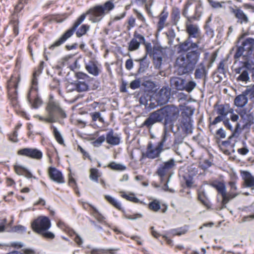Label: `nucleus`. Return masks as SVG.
<instances>
[{
	"label": "nucleus",
	"mask_w": 254,
	"mask_h": 254,
	"mask_svg": "<svg viewBox=\"0 0 254 254\" xmlns=\"http://www.w3.org/2000/svg\"><path fill=\"white\" fill-rule=\"evenodd\" d=\"M199 42H193L190 39L179 45V53H185L176 59V64L179 75L192 73L199 61L201 51L198 48Z\"/></svg>",
	"instance_id": "obj_1"
},
{
	"label": "nucleus",
	"mask_w": 254,
	"mask_h": 254,
	"mask_svg": "<svg viewBox=\"0 0 254 254\" xmlns=\"http://www.w3.org/2000/svg\"><path fill=\"white\" fill-rule=\"evenodd\" d=\"M115 4L113 0H109L103 4L96 5L89 9L86 13L82 14L74 22L72 27L67 30L58 40L55 41L50 47L53 50L63 44L68 38L70 37L76 31L77 27L81 24L86 18V15H89L90 20L94 23L98 22L104 17L106 14L109 13L114 9Z\"/></svg>",
	"instance_id": "obj_2"
},
{
	"label": "nucleus",
	"mask_w": 254,
	"mask_h": 254,
	"mask_svg": "<svg viewBox=\"0 0 254 254\" xmlns=\"http://www.w3.org/2000/svg\"><path fill=\"white\" fill-rule=\"evenodd\" d=\"M179 109L174 105H166L149 114L148 117L142 123V126L151 129L157 123L164 120V127H169L173 132L174 123L179 117Z\"/></svg>",
	"instance_id": "obj_3"
},
{
	"label": "nucleus",
	"mask_w": 254,
	"mask_h": 254,
	"mask_svg": "<svg viewBox=\"0 0 254 254\" xmlns=\"http://www.w3.org/2000/svg\"><path fill=\"white\" fill-rule=\"evenodd\" d=\"M254 51V38L251 37L244 39L240 45L236 46V51L234 55V59L237 60L242 57L243 59L245 61L244 62H239V64L241 65L234 69L236 74H240L244 67H251L250 60L252 58Z\"/></svg>",
	"instance_id": "obj_4"
},
{
	"label": "nucleus",
	"mask_w": 254,
	"mask_h": 254,
	"mask_svg": "<svg viewBox=\"0 0 254 254\" xmlns=\"http://www.w3.org/2000/svg\"><path fill=\"white\" fill-rule=\"evenodd\" d=\"M202 11V2L200 0H187L184 5L182 14L188 21L191 22L192 20H198Z\"/></svg>",
	"instance_id": "obj_5"
},
{
	"label": "nucleus",
	"mask_w": 254,
	"mask_h": 254,
	"mask_svg": "<svg viewBox=\"0 0 254 254\" xmlns=\"http://www.w3.org/2000/svg\"><path fill=\"white\" fill-rule=\"evenodd\" d=\"M193 113L194 110L189 107H186L183 111L182 110L178 129L180 130L181 129L184 134H189L192 132L191 116Z\"/></svg>",
	"instance_id": "obj_6"
},
{
	"label": "nucleus",
	"mask_w": 254,
	"mask_h": 254,
	"mask_svg": "<svg viewBox=\"0 0 254 254\" xmlns=\"http://www.w3.org/2000/svg\"><path fill=\"white\" fill-rule=\"evenodd\" d=\"M47 116H49L48 121L50 123L56 122L59 118H65L66 115L61 108L59 104L54 101H50L46 107Z\"/></svg>",
	"instance_id": "obj_7"
},
{
	"label": "nucleus",
	"mask_w": 254,
	"mask_h": 254,
	"mask_svg": "<svg viewBox=\"0 0 254 254\" xmlns=\"http://www.w3.org/2000/svg\"><path fill=\"white\" fill-rule=\"evenodd\" d=\"M51 225L50 220L46 216H40L31 223L32 229L38 234H41L43 231L48 230Z\"/></svg>",
	"instance_id": "obj_8"
},
{
	"label": "nucleus",
	"mask_w": 254,
	"mask_h": 254,
	"mask_svg": "<svg viewBox=\"0 0 254 254\" xmlns=\"http://www.w3.org/2000/svg\"><path fill=\"white\" fill-rule=\"evenodd\" d=\"M30 0H18V4L14 7V11L11 16L10 24L12 26L13 33L15 36H17L19 33V21L17 13L20 12L23 8L24 5L27 4Z\"/></svg>",
	"instance_id": "obj_9"
},
{
	"label": "nucleus",
	"mask_w": 254,
	"mask_h": 254,
	"mask_svg": "<svg viewBox=\"0 0 254 254\" xmlns=\"http://www.w3.org/2000/svg\"><path fill=\"white\" fill-rule=\"evenodd\" d=\"M19 79L17 76L11 75L10 79L7 81V88L9 98L13 104H16L17 100V87Z\"/></svg>",
	"instance_id": "obj_10"
},
{
	"label": "nucleus",
	"mask_w": 254,
	"mask_h": 254,
	"mask_svg": "<svg viewBox=\"0 0 254 254\" xmlns=\"http://www.w3.org/2000/svg\"><path fill=\"white\" fill-rule=\"evenodd\" d=\"M17 154L36 160H40L43 157L42 151L37 148H24L19 150Z\"/></svg>",
	"instance_id": "obj_11"
},
{
	"label": "nucleus",
	"mask_w": 254,
	"mask_h": 254,
	"mask_svg": "<svg viewBox=\"0 0 254 254\" xmlns=\"http://www.w3.org/2000/svg\"><path fill=\"white\" fill-rule=\"evenodd\" d=\"M209 185L216 189L218 193L221 195L223 204L229 202V199L227 197L226 187L224 182L216 180L211 182Z\"/></svg>",
	"instance_id": "obj_12"
},
{
	"label": "nucleus",
	"mask_w": 254,
	"mask_h": 254,
	"mask_svg": "<svg viewBox=\"0 0 254 254\" xmlns=\"http://www.w3.org/2000/svg\"><path fill=\"white\" fill-rule=\"evenodd\" d=\"M171 96V89L168 87H163L156 95L158 104L162 105L167 103Z\"/></svg>",
	"instance_id": "obj_13"
},
{
	"label": "nucleus",
	"mask_w": 254,
	"mask_h": 254,
	"mask_svg": "<svg viewBox=\"0 0 254 254\" xmlns=\"http://www.w3.org/2000/svg\"><path fill=\"white\" fill-rule=\"evenodd\" d=\"M172 132L169 127H164L163 132L161 140L158 143L164 150L170 148L172 145V137L170 132Z\"/></svg>",
	"instance_id": "obj_14"
},
{
	"label": "nucleus",
	"mask_w": 254,
	"mask_h": 254,
	"mask_svg": "<svg viewBox=\"0 0 254 254\" xmlns=\"http://www.w3.org/2000/svg\"><path fill=\"white\" fill-rule=\"evenodd\" d=\"M134 38L131 40L128 45V50L133 51L137 50L140 43L145 44V39L144 36L135 31L133 34Z\"/></svg>",
	"instance_id": "obj_15"
},
{
	"label": "nucleus",
	"mask_w": 254,
	"mask_h": 254,
	"mask_svg": "<svg viewBox=\"0 0 254 254\" xmlns=\"http://www.w3.org/2000/svg\"><path fill=\"white\" fill-rule=\"evenodd\" d=\"M48 174L50 179L53 181L58 184L64 183L62 173L55 167H50L48 170Z\"/></svg>",
	"instance_id": "obj_16"
},
{
	"label": "nucleus",
	"mask_w": 254,
	"mask_h": 254,
	"mask_svg": "<svg viewBox=\"0 0 254 254\" xmlns=\"http://www.w3.org/2000/svg\"><path fill=\"white\" fill-rule=\"evenodd\" d=\"M45 64V62L44 61H41L40 63L39 67L37 70H36L33 74L32 79V90L29 93V98H30V95L31 94L32 90L33 89L35 91V94H36V91L37 90V85H38V76L42 72V70L44 68Z\"/></svg>",
	"instance_id": "obj_17"
},
{
	"label": "nucleus",
	"mask_w": 254,
	"mask_h": 254,
	"mask_svg": "<svg viewBox=\"0 0 254 254\" xmlns=\"http://www.w3.org/2000/svg\"><path fill=\"white\" fill-rule=\"evenodd\" d=\"M45 64V62L44 61H41L40 63L39 67L37 70H36L33 74L32 79V90L29 93V98H30V95L31 94L32 90L33 89L35 91V94H36V91L37 90V85H38V76L42 72V70L44 68Z\"/></svg>",
	"instance_id": "obj_18"
},
{
	"label": "nucleus",
	"mask_w": 254,
	"mask_h": 254,
	"mask_svg": "<svg viewBox=\"0 0 254 254\" xmlns=\"http://www.w3.org/2000/svg\"><path fill=\"white\" fill-rule=\"evenodd\" d=\"M45 64V62L44 61H41L40 63L39 67L37 70H36L33 74L32 79V90L29 93V98H30V95L31 94L32 90L33 89L35 91V94H36V91L37 90V85H38V76L42 72V70L44 68Z\"/></svg>",
	"instance_id": "obj_19"
},
{
	"label": "nucleus",
	"mask_w": 254,
	"mask_h": 254,
	"mask_svg": "<svg viewBox=\"0 0 254 254\" xmlns=\"http://www.w3.org/2000/svg\"><path fill=\"white\" fill-rule=\"evenodd\" d=\"M45 64V62L44 61H41L40 63L39 67L37 70H36L33 74L32 79V90L29 93V98H30V95L31 94L32 90L33 89L35 91V94H36V91L37 90V85H38V76L42 72V70L44 68Z\"/></svg>",
	"instance_id": "obj_20"
},
{
	"label": "nucleus",
	"mask_w": 254,
	"mask_h": 254,
	"mask_svg": "<svg viewBox=\"0 0 254 254\" xmlns=\"http://www.w3.org/2000/svg\"><path fill=\"white\" fill-rule=\"evenodd\" d=\"M32 90V86L27 95V100L29 103L31 104L32 108L35 109L38 108L41 105L42 101L41 99L38 96V89L36 91V94H35V91L34 89L32 90L31 94L29 98V95Z\"/></svg>",
	"instance_id": "obj_21"
},
{
	"label": "nucleus",
	"mask_w": 254,
	"mask_h": 254,
	"mask_svg": "<svg viewBox=\"0 0 254 254\" xmlns=\"http://www.w3.org/2000/svg\"><path fill=\"white\" fill-rule=\"evenodd\" d=\"M106 140L109 144L117 145L120 143L121 137L118 133H115L113 129H111L106 134Z\"/></svg>",
	"instance_id": "obj_22"
},
{
	"label": "nucleus",
	"mask_w": 254,
	"mask_h": 254,
	"mask_svg": "<svg viewBox=\"0 0 254 254\" xmlns=\"http://www.w3.org/2000/svg\"><path fill=\"white\" fill-rule=\"evenodd\" d=\"M163 150H164V149L158 144L156 148L150 151H146L145 153H142V158H148L152 159L158 158L160 156V154Z\"/></svg>",
	"instance_id": "obj_23"
},
{
	"label": "nucleus",
	"mask_w": 254,
	"mask_h": 254,
	"mask_svg": "<svg viewBox=\"0 0 254 254\" xmlns=\"http://www.w3.org/2000/svg\"><path fill=\"white\" fill-rule=\"evenodd\" d=\"M231 12L234 14L235 17L238 19V22L241 24L247 23L249 22V19L247 15L240 8L234 9L230 7Z\"/></svg>",
	"instance_id": "obj_24"
},
{
	"label": "nucleus",
	"mask_w": 254,
	"mask_h": 254,
	"mask_svg": "<svg viewBox=\"0 0 254 254\" xmlns=\"http://www.w3.org/2000/svg\"><path fill=\"white\" fill-rule=\"evenodd\" d=\"M194 72V77L196 79H201L206 77L208 71L206 70L204 63L202 62L197 65Z\"/></svg>",
	"instance_id": "obj_25"
},
{
	"label": "nucleus",
	"mask_w": 254,
	"mask_h": 254,
	"mask_svg": "<svg viewBox=\"0 0 254 254\" xmlns=\"http://www.w3.org/2000/svg\"><path fill=\"white\" fill-rule=\"evenodd\" d=\"M186 82L185 79L178 77H174L170 80L171 86L178 90H184Z\"/></svg>",
	"instance_id": "obj_26"
},
{
	"label": "nucleus",
	"mask_w": 254,
	"mask_h": 254,
	"mask_svg": "<svg viewBox=\"0 0 254 254\" xmlns=\"http://www.w3.org/2000/svg\"><path fill=\"white\" fill-rule=\"evenodd\" d=\"M243 178L244 187L254 190V177L249 172L243 171Z\"/></svg>",
	"instance_id": "obj_27"
},
{
	"label": "nucleus",
	"mask_w": 254,
	"mask_h": 254,
	"mask_svg": "<svg viewBox=\"0 0 254 254\" xmlns=\"http://www.w3.org/2000/svg\"><path fill=\"white\" fill-rule=\"evenodd\" d=\"M152 55L155 68L157 69H161L162 64V52L158 50H154Z\"/></svg>",
	"instance_id": "obj_28"
},
{
	"label": "nucleus",
	"mask_w": 254,
	"mask_h": 254,
	"mask_svg": "<svg viewBox=\"0 0 254 254\" xmlns=\"http://www.w3.org/2000/svg\"><path fill=\"white\" fill-rule=\"evenodd\" d=\"M89 81L76 80L71 84L74 86L75 90L78 92L87 91L89 90Z\"/></svg>",
	"instance_id": "obj_29"
},
{
	"label": "nucleus",
	"mask_w": 254,
	"mask_h": 254,
	"mask_svg": "<svg viewBox=\"0 0 254 254\" xmlns=\"http://www.w3.org/2000/svg\"><path fill=\"white\" fill-rule=\"evenodd\" d=\"M228 185L230 187V189L228 193H227V198L229 199V201L231 199L235 198L239 195L240 192L237 191L238 188L235 181L229 182Z\"/></svg>",
	"instance_id": "obj_30"
},
{
	"label": "nucleus",
	"mask_w": 254,
	"mask_h": 254,
	"mask_svg": "<svg viewBox=\"0 0 254 254\" xmlns=\"http://www.w3.org/2000/svg\"><path fill=\"white\" fill-rule=\"evenodd\" d=\"M85 68L89 73L95 76H97L99 74L100 70L94 61H89V62L86 64Z\"/></svg>",
	"instance_id": "obj_31"
},
{
	"label": "nucleus",
	"mask_w": 254,
	"mask_h": 254,
	"mask_svg": "<svg viewBox=\"0 0 254 254\" xmlns=\"http://www.w3.org/2000/svg\"><path fill=\"white\" fill-rule=\"evenodd\" d=\"M233 109L230 108L228 104H222L218 106L217 109V113L219 115L225 117L228 113H233Z\"/></svg>",
	"instance_id": "obj_32"
},
{
	"label": "nucleus",
	"mask_w": 254,
	"mask_h": 254,
	"mask_svg": "<svg viewBox=\"0 0 254 254\" xmlns=\"http://www.w3.org/2000/svg\"><path fill=\"white\" fill-rule=\"evenodd\" d=\"M187 32L189 36L185 41H188L190 39V41H192L191 39L192 38L197 37L198 28L197 26L193 25V24H190L187 26Z\"/></svg>",
	"instance_id": "obj_33"
},
{
	"label": "nucleus",
	"mask_w": 254,
	"mask_h": 254,
	"mask_svg": "<svg viewBox=\"0 0 254 254\" xmlns=\"http://www.w3.org/2000/svg\"><path fill=\"white\" fill-rule=\"evenodd\" d=\"M135 61L139 63V68L138 70V72L139 73L144 72L149 67L150 62L147 59V54H146L142 58L136 60Z\"/></svg>",
	"instance_id": "obj_34"
},
{
	"label": "nucleus",
	"mask_w": 254,
	"mask_h": 254,
	"mask_svg": "<svg viewBox=\"0 0 254 254\" xmlns=\"http://www.w3.org/2000/svg\"><path fill=\"white\" fill-rule=\"evenodd\" d=\"M241 133V126L240 123H237V125L236 126V127L234 129V131L232 132V134L231 136H230L228 139L227 140L223 141L222 142V144L223 146H227L228 145H230L231 143V139L233 137H238L240 134Z\"/></svg>",
	"instance_id": "obj_35"
},
{
	"label": "nucleus",
	"mask_w": 254,
	"mask_h": 254,
	"mask_svg": "<svg viewBox=\"0 0 254 254\" xmlns=\"http://www.w3.org/2000/svg\"><path fill=\"white\" fill-rule=\"evenodd\" d=\"M248 103L247 94L244 93L237 96L234 100L235 105L238 107H243Z\"/></svg>",
	"instance_id": "obj_36"
},
{
	"label": "nucleus",
	"mask_w": 254,
	"mask_h": 254,
	"mask_svg": "<svg viewBox=\"0 0 254 254\" xmlns=\"http://www.w3.org/2000/svg\"><path fill=\"white\" fill-rule=\"evenodd\" d=\"M168 14V12L165 11V8H164L160 14L159 20L157 23V30L159 32H160L164 27V24Z\"/></svg>",
	"instance_id": "obj_37"
},
{
	"label": "nucleus",
	"mask_w": 254,
	"mask_h": 254,
	"mask_svg": "<svg viewBox=\"0 0 254 254\" xmlns=\"http://www.w3.org/2000/svg\"><path fill=\"white\" fill-rule=\"evenodd\" d=\"M175 136V139L173 145L176 146L182 143L184 141V138L188 135L184 134V133L178 130V131L174 132L173 131Z\"/></svg>",
	"instance_id": "obj_38"
},
{
	"label": "nucleus",
	"mask_w": 254,
	"mask_h": 254,
	"mask_svg": "<svg viewBox=\"0 0 254 254\" xmlns=\"http://www.w3.org/2000/svg\"><path fill=\"white\" fill-rule=\"evenodd\" d=\"M65 231L71 236L75 235V237L74 239L75 242L78 245V246L80 247L82 246L83 242L82 239L80 237L79 235L76 234L72 229L67 227L66 228Z\"/></svg>",
	"instance_id": "obj_39"
},
{
	"label": "nucleus",
	"mask_w": 254,
	"mask_h": 254,
	"mask_svg": "<svg viewBox=\"0 0 254 254\" xmlns=\"http://www.w3.org/2000/svg\"><path fill=\"white\" fill-rule=\"evenodd\" d=\"M51 128L53 129V134L57 141L59 144L64 145L63 137L57 128L53 125L51 126Z\"/></svg>",
	"instance_id": "obj_40"
},
{
	"label": "nucleus",
	"mask_w": 254,
	"mask_h": 254,
	"mask_svg": "<svg viewBox=\"0 0 254 254\" xmlns=\"http://www.w3.org/2000/svg\"><path fill=\"white\" fill-rule=\"evenodd\" d=\"M93 212L92 214L100 223H105L104 221V217L98 211V210L93 206L90 205Z\"/></svg>",
	"instance_id": "obj_41"
},
{
	"label": "nucleus",
	"mask_w": 254,
	"mask_h": 254,
	"mask_svg": "<svg viewBox=\"0 0 254 254\" xmlns=\"http://www.w3.org/2000/svg\"><path fill=\"white\" fill-rule=\"evenodd\" d=\"M188 230V227L185 226L183 227L178 228L175 229H172L170 231V233L173 235L181 236L185 234Z\"/></svg>",
	"instance_id": "obj_42"
},
{
	"label": "nucleus",
	"mask_w": 254,
	"mask_h": 254,
	"mask_svg": "<svg viewBox=\"0 0 254 254\" xmlns=\"http://www.w3.org/2000/svg\"><path fill=\"white\" fill-rule=\"evenodd\" d=\"M89 26L87 24L82 25L76 31V35L77 37H80L85 35L89 29Z\"/></svg>",
	"instance_id": "obj_43"
},
{
	"label": "nucleus",
	"mask_w": 254,
	"mask_h": 254,
	"mask_svg": "<svg viewBox=\"0 0 254 254\" xmlns=\"http://www.w3.org/2000/svg\"><path fill=\"white\" fill-rule=\"evenodd\" d=\"M171 18L174 24H177L180 18V11L178 8L175 7L173 9Z\"/></svg>",
	"instance_id": "obj_44"
},
{
	"label": "nucleus",
	"mask_w": 254,
	"mask_h": 254,
	"mask_svg": "<svg viewBox=\"0 0 254 254\" xmlns=\"http://www.w3.org/2000/svg\"><path fill=\"white\" fill-rule=\"evenodd\" d=\"M241 74L237 77L238 81H247L249 80V75L246 67H244L241 70Z\"/></svg>",
	"instance_id": "obj_45"
},
{
	"label": "nucleus",
	"mask_w": 254,
	"mask_h": 254,
	"mask_svg": "<svg viewBox=\"0 0 254 254\" xmlns=\"http://www.w3.org/2000/svg\"><path fill=\"white\" fill-rule=\"evenodd\" d=\"M198 199L206 207L208 208L210 207L209 201L206 198L204 192H198Z\"/></svg>",
	"instance_id": "obj_46"
},
{
	"label": "nucleus",
	"mask_w": 254,
	"mask_h": 254,
	"mask_svg": "<svg viewBox=\"0 0 254 254\" xmlns=\"http://www.w3.org/2000/svg\"><path fill=\"white\" fill-rule=\"evenodd\" d=\"M106 199L112 205H113L115 207L121 209V204L120 202L118 201L114 198L112 197L111 196L109 195H106L105 196Z\"/></svg>",
	"instance_id": "obj_47"
},
{
	"label": "nucleus",
	"mask_w": 254,
	"mask_h": 254,
	"mask_svg": "<svg viewBox=\"0 0 254 254\" xmlns=\"http://www.w3.org/2000/svg\"><path fill=\"white\" fill-rule=\"evenodd\" d=\"M148 207L150 210L157 212L161 208V206L159 201L155 199L149 202Z\"/></svg>",
	"instance_id": "obj_48"
},
{
	"label": "nucleus",
	"mask_w": 254,
	"mask_h": 254,
	"mask_svg": "<svg viewBox=\"0 0 254 254\" xmlns=\"http://www.w3.org/2000/svg\"><path fill=\"white\" fill-rule=\"evenodd\" d=\"M98 170L95 168H92L90 169V179L96 182H98V178L99 177Z\"/></svg>",
	"instance_id": "obj_49"
},
{
	"label": "nucleus",
	"mask_w": 254,
	"mask_h": 254,
	"mask_svg": "<svg viewBox=\"0 0 254 254\" xmlns=\"http://www.w3.org/2000/svg\"><path fill=\"white\" fill-rule=\"evenodd\" d=\"M109 167L113 170L118 171H124L126 169V167L123 165L117 164L115 162H111Z\"/></svg>",
	"instance_id": "obj_50"
},
{
	"label": "nucleus",
	"mask_w": 254,
	"mask_h": 254,
	"mask_svg": "<svg viewBox=\"0 0 254 254\" xmlns=\"http://www.w3.org/2000/svg\"><path fill=\"white\" fill-rule=\"evenodd\" d=\"M183 178L184 180L185 181V183L188 188H191L193 183V176L190 175V174H186V175H184L183 176Z\"/></svg>",
	"instance_id": "obj_51"
},
{
	"label": "nucleus",
	"mask_w": 254,
	"mask_h": 254,
	"mask_svg": "<svg viewBox=\"0 0 254 254\" xmlns=\"http://www.w3.org/2000/svg\"><path fill=\"white\" fill-rule=\"evenodd\" d=\"M196 84L194 81H190L187 83H185L184 90L190 92L196 86Z\"/></svg>",
	"instance_id": "obj_52"
},
{
	"label": "nucleus",
	"mask_w": 254,
	"mask_h": 254,
	"mask_svg": "<svg viewBox=\"0 0 254 254\" xmlns=\"http://www.w3.org/2000/svg\"><path fill=\"white\" fill-rule=\"evenodd\" d=\"M77 80L89 81L90 77L86 73L82 72H78L76 73Z\"/></svg>",
	"instance_id": "obj_53"
},
{
	"label": "nucleus",
	"mask_w": 254,
	"mask_h": 254,
	"mask_svg": "<svg viewBox=\"0 0 254 254\" xmlns=\"http://www.w3.org/2000/svg\"><path fill=\"white\" fill-rule=\"evenodd\" d=\"M14 171L18 175H23L27 169L20 165H15L14 166Z\"/></svg>",
	"instance_id": "obj_54"
},
{
	"label": "nucleus",
	"mask_w": 254,
	"mask_h": 254,
	"mask_svg": "<svg viewBox=\"0 0 254 254\" xmlns=\"http://www.w3.org/2000/svg\"><path fill=\"white\" fill-rule=\"evenodd\" d=\"M91 117L93 121H96L97 120L101 123H104V119L101 117V113L99 112H95L90 113Z\"/></svg>",
	"instance_id": "obj_55"
},
{
	"label": "nucleus",
	"mask_w": 254,
	"mask_h": 254,
	"mask_svg": "<svg viewBox=\"0 0 254 254\" xmlns=\"http://www.w3.org/2000/svg\"><path fill=\"white\" fill-rule=\"evenodd\" d=\"M122 196L126 199L127 200L130 201L131 202L134 203H138L139 202V199L136 197L134 196L133 194L131 195H128L127 194H123L122 195Z\"/></svg>",
	"instance_id": "obj_56"
},
{
	"label": "nucleus",
	"mask_w": 254,
	"mask_h": 254,
	"mask_svg": "<svg viewBox=\"0 0 254 254\" xmlns=\"http://www.w3.org/2000/svg\"><path fill=\"white\" fill-rule=\"evenodd\" d=\"M104 251L105 250L102 249L93 248L90 251L86 250L85 253L86 254H102Z\"/></svg>",
	"instance_id": "obj_57"
},
{
	"label": "nucleus",
	"mask_w": 254,
	"mask_h": 254,
	"mask_svg": "<svg viewBox=\"0 0 254 254\" xmlns=\"http://www.w3.org/2000/svg\"><path fill=\"white\" fill-rule=\"evenodd\" d=\"M244 93L249 94L250 100L254 102V85L250 89H247Z\"/></svg>",
	"instance_id": "obj_58"
},
{
	"label": "nucleus",
	"mask_w": 254,
	"mask_h": 254,
	"mask_svg": "<svg viewBox=\"0 0 254 254\" xmlns=\"http://www.w3.org/2000/svg\"><path fill=\"white\" fill-rule=\"evenodd\" d=\"M125 217L127 219L133 220L139 218H141L142 217V215L140 213H135L133 214H126L125 215Z\"/></svg>",
	"instance_id": "obj_59"
},
{
	"label": "nucleus",
	"mask_w": 254,
	"mask_h": 254,
	"mask_svg": "<svg viewBox=\"0 0 254 254\" xmlns=\"http://www.w3.org/2000/svg\"><path fill=\"white\" fill-rule=\"evenodd\" d=\"M168 170H167L163 165H161L159 168L157 170V173L158 175L162 179L164 177L167 172Z\"/></svg>",
	"instance_id": "obj_60"
},
{
	"label": "nucleus",
	"mask_w": 254,
	"mask_h": 254,
	"mask_svg": "<svg viewBox=\"0 0 254 254\" xmlns=\"http://www.w3.org/2000/svg\"><path fill=\"white\" fill-rule=\"evenodd\" d=\"M130 87L132 89H136L140 86V81L139 79H136L132 81L130 83Z\"/></svg>",
	"instance_id": "obj_61"
},
{
	"label": "nucleus",
	"mask_w": 254,
	"mask_h": 254,
	"mask_svg": "<svg viewBox=\"0 0 254 254\" xmlns=\"http://www.w3.org/2000/svg\"><path fill=\"white\" fill-rule=\"evenodd\" d=\"M162 165L167 170H168L173 168L175 165V161L173 159H171L169 161L164 162Z\"/></svg>",
	"instance_id": "obj_62"
},
{
	"label": "nucleus",
	"mask_w": 254,
	"mask_h": 254,
	"mask_svg": "<svg viewBox=\"0 0 254 254\" xmlns=\"http://www.w3.org/2000/svg\"><path fill=\"white\" fill-rule=\"evenodd\" d=\"M216 136L217 138H224L226 137V132L222 127L217 130Z\"/></svg>",
	"instance_id": "obj_63"
},
{
	"label": "nucleus",
	"mask_w": 254,
	"mask_h": 254,
	"mask_svg": "<svg viewBox=\"0 0 254 254\" xmlns=\"http://www.w3.org/2000/svg\"><path fill=\"white\" fill-rule=\"evenodd\" d=\"M26 227H25L23 226L20 225L15 226L12 228V231H13L14 232L24 233V232H26Z\"/></svg>",
	"instance_id": "obj_64"
}]
</instances>
